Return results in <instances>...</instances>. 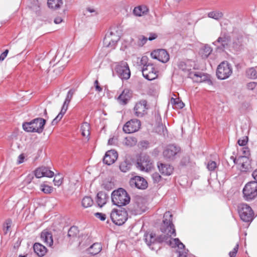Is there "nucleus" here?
Masks as SVG:
<instances>
[{
    "label": "nucleus",
    "instance_id": "nucleus-17",
    "mask_svg": "<svg viewBox=\"0 0 257 257\" xmlns=\"http://www.w3.org/2000/svg\"><path fill=\"white\" fill-rule=\"evenodd\" d=\"M147 102L145 100H142L137 103L134 110L135 114L138 117H142L147 113L148 109Z\"/></svg>",
    "mask_w": 257,
    "mask_h": 257
},
{
    "label": "nucleus",
    "instance_id": "nucleus-54",
    "mask_svg": "<svg viewBox=\"0 0 257 257\" xmlns=\"http://www.w3.org/2000/svg\"><path fill=\"white\" fill-rule=\"evenodd\" d=\"M238 249V244H236L235 247L233 248L232 251H231L229 253L230 257H235Z\"/></svg>",
    "mask_w": 257,
    "mask_h": 257
},
{
    "label": "nucleus",
    "instance_id": "nucleus-63",
    "mask_svg": "<svg viewBox=\"0 0 257 257\" xmlns=\"http://www.w3.org/2000/svg\"><path fill=\"white\" fill-rule=\"evenodd\" d=\"M62 22V19L61 17H57L54 19V23L56 24H60Z\"/></svg>",
    "mask_w": 257,
    "mask_h": 257
},
{
    "label": "nucleus",
    "instance_id": "nucleus-64",
    "mask_svg": "<svg viewBox=\"0 0 257 257\" xmlns=\"http://www.w3.org/2000/svg\"><path fill=\"white\" fill-rule=\"evenodd\" d=\"M252 176L255 180L254 182H257V169L253 172Z\"/></svg>",
    "mask_w": 257,
    "mask_h": 257
},
{
    "label": "nucleus",
    "instance_id": "nucleus-20",
    "mask_svg": "<svg viewBox=\"0 0 257 257\" xmlns=\"http://www.w3.org/2000/svg\"><path fill=\"white\" fill-rule=\"evenodd\" d=\"M158 167L160 172L163 175L169 176L173 172V167L170 165L159 163L158 164Z\"/></svg>",
    "mask_w": 257,
    "mask_h": 257
},
{
    "label": "nucleus",
    "instance_id": "nucleus-10",
    "mask_svg": "<svg viewBox=\"0 0 257 257\" xmlns=\"http://www.w3.org/2000/svg\"><path fill=\"white\" fill-rule=\"evenodd\" d=\"M137 167L141 171L148 172L153 168V163L148 156L143 155L137 162Z\"/></svg>",
    "mask_w": 257,
    "mask_h": 257
},
{
    "label": "nucleus",
    "instance_id": "nucleus-56",
    "mask_svg": "<svg viewBox=\"0 0 257 257\" xmlns=\"http://www.w3.org/2000/svg\"><path fill=\"white\" fill-rule=\"evenodd\" d=\"M94 85L96 91H97L98 92H101L102 91V88L99 85V83L97 80H96L94 81Z\"/></svg>",
    "mask_w": 257,
    "mask_h": 257
},
{
    "label": "nucleus",
    "instance_id": "nucleus-53",
    "mask_svg": "<svg viewBox=\"0 0 257 257\" xmlns=\"http://www.w3.org/2000/svg\"><path fill=\"white\" fill-rule=\"evenodd\" d=\"M248 141L247 137H243L242 139H240L238 140L237 143L240 146H245Z\"/></svg>",
    "mask_w": 257,
    "mask_h": 257
},
{
    "label": "nucleus",
    "instance_id": "nucleus-29",
    "mask_svg": "<svg viewBox=\"0 0 257 257\" xmlns=\"http://www.w3.org/2000/svg\"><path fill=\"white\" fill-rule=\"evenodd\" d=\"M79 232L77 226H72L68 230L67 236L70 240H74L77 237Z\"/></svg>",
    "mask_w": 257,
    "mask_h": 257
},
{
    "label": "nucleus",
    "instance_id": "nucleus-9",
    "mask_svg": "<svg viewBox=\"0 0 257 257\" xmlns=\"http://www.w3.org/2000/svg\"><path fill=\"white\" fill-rule=\"evenodd\" d=\"M143 76L148 80H153L158 77L159 71L154 67L153 64L143 67L142 69Z\"/></svg>",
    "mask_w": 257,
    "mask_h": 257
},
{
    "label": "nucleus",
    "instance_id": "nucleus-27",
    "mask_svg": "<svg viewBox=\"0 0 257 257\" xmlns=\"http://www.w3.org/2000/svg\"><path fill=\"white\" fill-rule=\"evenodd\" d=\"M157 119L159 121V124L156 126L155 128L156 132L160 134V135H163L165 136L167 134V130L166 127L164 126L162 123H160V121L161 120V117L160 115H158L157 116Z\"/></svg>",
    "mask_w": 257,
    "mask_h": 257
},
{
    "label": "nucleus",
    "instance_id": "nucleus-49",
    "mask_svg": "<svg viewBox=\"0 0 257 257\" xmlns=\"http://www.w3.org/2000/svg\"><path fill=\"white\" fill-rule=\"evenodd\" d=\"M207 167L209 171H214L217 167L216 163L215 161H210L208 162Z\"/></svg>",
    "mask_w": 257,
    "mask_h": 257
},
{
    "label": "nucleus",
    "instance_id": "nucleus-59",
    "mask_svg": "<svg viewBox=\"0 0 257 257\" xmlns=\"http://www.w3.org/2000/svg\"><path fill=\"white\" fill-rule=\"evenodd\" d=\"M34 178V175L33 174H29L27 178H26L25 181L28 183V184H29L31 182V181H32V180Z\"/></svg>",
    "mask_w": 257,
    "mask_h": 257
},
{
    "label": "nucleus",
    "instance_id": "nucleus-37",
    "mask_svg": "<svg viewBox=\"0 0 257 257\" xmlns=\"http://www.w3.org/2000/svg\"><path fill=\"white\" fill-rule=\"evenodd\" d=\"M191 61L188 60L186 62L181 61L178 64L179 68L184 71H187L191 70V66L190 63Z\"/></svg>",
    "mask_w": 257,
    "mask_h": 257
},
{
    "label": "nucleus",
    "instance_id": "nucleus-1",
    "mask_svg": "<svg viewBox=\"0 0 257 257\" xmlns=\"http://www.w3.org/2000/svg\"><path fill=\"white\" fill-rule=\"evenodd\" d=\"M172 215L168 211L166 212L164 215V220L163 224L161 227V230L167 234L161 235L159 237L160 241H165V242L170 245L172 247H177L178 249L177 250L178 257H187L188 251L187 249L185 248V245L180 241L178 238L172 239V236H175L176 230L174 225L172 223Z\"/></svg>",
    "mask_w": 257,
    "mask_h": 257
},
{
    "label": "nucleus",
    "instance_id": "nucleus-26",
    "mask_svg": "<svg viewBox=\"0 0 257 257\" xmlns=\"http://www.w3.org/2000/svg\"><path fill=\"white\" fill-rule=\"evenodd\" d=\"M148 10V8L146 6L142 5L135 7L133 11V13L136 16L141 17L146 15Z\"/></svg>",
    "mask_w": 257,
    "mask_h": 257
},
{
    "label": "nucleus",
    "instance_id": "nucleus-8",
    "mask_svg": "<svg viewBox=\"0 0 257 257\" xmlns=\"http://www.w3.org/2000/svg\"><path fill=\"white\" fill-rule=\"evenodd\" d=\"M189 77L191 78L194 82L197 83L206 82L210 85H213V82L210 79V76L203 72L196 71L190 72L189 73Z\"/></svg>",
    "mask_w": 257,
    "mask_h": 257
},
{
    "label": "nucleus",
    "instance_id": "nucleus-35",
    "mask_svg": "<svg viewBox=\"0 0 257 257\" xmlns=\"http://www.w3.org/2000/svg\"><path fill=\"white\" fill-rule=\"evenodd\" d=\"M93 204V201L90 196H85L83 198L81 204L84 208H87L91 206Z\"/></svg>",
    "mask_w": 257,
    "mask_h": 257
},
{
    "label": "nucleus",
    "instance_id": "nucleus-19",
    "mask_svg": "<svg viewBox=\"0 0 257 257\" xmlns=\"http://www.w3.org/2000/svg\"><path fill=\"white\" fill-rule=\"evenodd\" d=\"M146 206L142 199H138L131 207L130 210L135 215L141 214L146 210Z\"/></svg>",
    "mask_w": 257,
    "mask_h": 257
},
{
    "label": "nucleus",
    "instance_id": "nucleus-60",
    "mask_svg": "<svg viewBox=\"0 0 257 257\" xmlns=\"http://www.w3.org/2000/svg\"><path fill=\"white\" fill-rule=\"evenodd\" d=\"M242 154L244 155L243 156L247 157L249 155V150L247 147H243L242 149Z\"/></svg>",
    "mask_w": 257,
    "mask_h": 257
},
{
    "label": "nucleus",
    "instance_id": "nucleus-41",
    "mask_svg": "<svg viewBox=\"0 0 257 257\" xmlns=\"http://www.w3.org/2000/svg\"><path fill=\"white\" fill-rule=\"evenodd\" d=\"M137 62L140 66H143V67H145L146 66L149 65L151 63L148 62V58L146 56H143L140 59L139 58H137Z\"/></svg>",
    "mask_w": 257,
    "mask_h": 257
},
{
    "label": "nucleus",
    "instance_id": "nucleus-32",
    "mask_svg": "<svg viewBox=\"0 0 257 257\" xmlns=\"http://www.w3.org/2000/svg\"><path fill=\"white\" fill-rule=\"evenodd\" d=\"M212 52L211 48L207 45H205L200 51V54L203 58H207Z\"/></svg>",
    "mask_w": 257,
    "mask_h": 257
},
{
    "label": "nucleus",
    "instance_id": "nucleus-51",
    "mask_svg": "<svg viewBox=\"0 0 257 257\" xmlns=\"http://www.w3.org/2000/svg\"><path fill=\"white\" fill-rule=\"evenodd\" d=\"M139 41H138V44L140 46H143L147 42L148 40V38L141 35L138 38Z\"/></svg>",
    "mask_w": 257,
    "mask_h": 257
},
{
    "label": "nucleus",
    "instance_id": "nucleus-61",
    "mask_svg": "<svg viewBox=\"0 0 257 257\" xmlns=\"http://www.w3.org/2000/svg\"><path fill=\"white\" fill-rule=\"evenodd\" d=\"M25 159V156L23 154H21L19 155L18 157V163L21 164L24 162Z\"/></svg>",
    "mask_w": 257,
    "mask_h": 257
},
{
    "label": "nucleus",
    "instance_id": "nucleus-6",
    "mask_svg": "<svg viewBox=\"0 0 257 257\" xmlns=\"http://www.w3.org/2000/svg\"><path fill=\"white\" fill-rule=\"evenodd\" d=\"M115 71L117 76L122 80H127L131 76V71L127 63L125 61L116 63Z\"/></svg>",
    "mask_w": 257,
    "mask_h": 257
},
{
    "label": "nucleus",
    "instance_id": "nucleus-38",
    "mask_svg": "<svg viewBox=\"0 0 257 257\" xmlns=\"http://www.w3.org/2000/svg\"><path fill=\"white\" fill-rule=\"evenodd\" d=\"M112 35V32H110L109 34H106L105 35V37L103 39V45L105 47H108L110 44L111 42H112V39L111 38V36Z\"/></svg>",
    "mask_w": 257,
    "mask_h": 257
},
{
    "label": "nucleus",
    "instance_id": "nucleus-16",
    "mask_svg": "<svg viewBox=\"0 0 257 257\" xmlns=\"http://www.w3.org/2000/svg\"><path fill=\"white\" fill-rule=\"evenodd\" d=\"M34 175L37 178H40L43 177L51 178L54 176V173L51 171L49 168L45 166H41L37 168L34 171Z\"/></svg>",
    "mask_w": 257,
    "mask_h": 257
},
{
    "label": "nucleus",
    "instance_id": "nucleus-33",
    "mask_svg": "<svg viewBox=\"0 0 257 257\" xmlns=\"http://www.w3.org/2000/svg\"><path fill=\"white\" fill-rule=\"evenodd\" d=\"M62 4V0H48L47 2L49 8L54 10L59 8Z\"/></svg>",
    "mask_w": 257,
    "mask_h": 257
},
{
    "label": "nucleus",
    "instance_id": "nucleus-62",
    "mask_svg": "<svg viewBox=\"0 0 257 257\" xmlns=\"http://www.w3.org/2000/svg\"><path fill=\"white\" fill-rule=\"evenodd\" d=\"M157 35L156 34H152L151 36L148 38V40L150 41H152L157 38Z\"/></svg>",
    "mask_w": 257,
    "mask_h": 257
},
{
    "label": "nucleus",
    "instance_id": "nucleus-52",
    "mask_svg": "<svg viewBox=\"0 0 257 257\" xmlns=\"http://www.w3.org/2000/svg\"><path fill=\"white\" fill-rule=\"evenodd\" d=\"M128 166L125 162L121 163L119 166L120 170L123 172H126L130 169Z\"/></svg>",
    "mask_w": 257,
    "mask_h": 257
},
{
    "label": "nucleus",
    "instance_id": "nucleus-44",
    "mask_svg": "<svg viewBox=\"0 0 257 257\" xmlns=\"http://www.w3.org/2000/svg\"><path fill=\"white\" fill-rule=\"evenodd\" d=\"M63 177L60 174H57L55 175V177L53 180L54 185L56 186H59L63 183Z\"/></svg>",
    "mask_w": 257,
    "mask_h": 257
},
{
    "label": "nucleus",
    "instance_id": "nucleus-24",
    "mask_svg": "<svg viewBox=\"0 0 257 257\" xmlns=\"http://www.w3.org/2000/svg\"><path fill=\"white\" fill-rule=\"evenodd\" d=\"M164 234H162V235H165L167 236V234L164 232H163ZM161 236L160 235L157 238H156L155 234L151 233H147L145 235V240L146 243L149 245H151L152 243H154L156 241H157L159 242H162V241H160L159 240V237Z\"/></svg>",
    "mask_w": 257,
    "mask_h": 257
},
{
    "label": "nucleus",
    "instance_id": "nucleus-11",
    "mask_svg": "<svg viewBox=\"0 0 257 257\" xmlns=\"http://www.w3.org/2000/svg\"><path fill=\"white\" fill-rule=\"evenodd\" d=\"M234 164L240 165V169L242 172H247L251 170L250 160L248 157L239 156L237 159L231 157Z\"/></svg>",
    "mask_w": 257,
    "mask_h": 257
},
{
    "label": "nucleus",
    "instance_id": "nucleus-31",
    "mask_svg": "<svg viewBox=\"0 0 257 257\" xmlns=\"http://www.w3.org/2000/svg\"><path fill=\"white\" fill-rule=\"evenodd\" d=\"M112 154V150L107 151L103 158V163L107 165L110 166L112 164V159L111 154Z\"/></svg>",
    "mask_w": 257,
    "mask_h": 257
},
{
    "label": "nucleus",
    "instance_id": "nucleus-2",
    "mask_svg": "<svg viewBox=\"0 0 257 257\" xmlns=\"http://www.w3.org/2000/svg\"><path fill=\"white\" fill-rule=\"evenodd\" d=\"M46 121L45 119L38 117L30 122H25L23 124V129L27 132H36L41 133L44 127Z\"/></svg>",
    "mask_w": 257,
    "mask_h": 257
},
{
    "label": "nucleus",
    "instance_id": "nucleus-5",
    "mask_svg": "<svg viewBox=\"0 0 257 257\" xmlns=\"http://www.w3.org/2000/svg\"><path fill=\"white\" fill-rule=\"evenodd\" d=\"M238 213L240 219L244 222H251L253 219V211L246 204L242 203L238 206Z\"/></svg>",
    "mask_w": 257,
    "mask_h": 257
},
{
    "label": "nucleus",
    "instance_id": "nucleus-48",
    "mask_svg": "<svg viewBox=\"0 0 257 257\" xmlns=\"http://www.w3.org/2000/svg\"><path fill=\"white\" fill-rule=\"evenodd\" d=\"M171 103L176 105L179 108H182L184 106V104L179 99L172 98Z\"/></svg>",
    "mask_w": 257,
    "mask_h": 257
},
{
    "label": "nucleus",
    "instance_id": "nucleus-50",
    "mask_svg": "<svg viewBox=\"0 0 257 257\" xmlns=\"http://www.w3.org/2000/svg\"><path fill=\"white\" fill-rule=\"evenodd\" d=\"M151 176L154 183H158L161 180V176L157 172L153 173Z\"/></svg>",
    "mask_w": 257,
    "mask_h": 257
},
{
    "label": "nucleus",
    "instance_id": "nucleus-30",
    "mask_svg": "<svg viewBox=\"0 0 257 257\" xmlns=\"http://www.w3.org/2000/svg\"><path fill=\"white\" fill-rule=\"evenodd\" d=\"M102 247L100 243H94L88 249V251L92 255L98 253L101 250Z\"/></svg>",
    "mask_w": 257,
    "mask_h": 257
},
{
    "label": "nucleus",
    "instance_id": "nucleus-46",
    "mask_svg": "<svg viewBox=\"0 0 257 257\" xmlns=\"http://www.w3.org/2000/svg\"><path fill=\"white\" fill-rule=\"evenodd\" d=\"M233 47L238 49L242 45V37L239 36L237 38V40H235L233 42Z\"/></svg>",
    "mask_w": 257,
    "mask_h": 257
},
{
    "label": "nucleus",
    "instance_id": "nucleus-39",
    "mask_svg": "<svg viewBox=\"0 0 257 257\" xmlns=\"http://www.w3.org/2000/svg\"><path fill=\"white\" fill-rule=\"evenodd\" d=\"M112 178L105 179L103 181L102 186L106 190L109 191L112 188Z\"/></svg>",
    "mask_w": 257,
    "mask_h": 257
},
{
    "label": "nucleus",
    "instance_id": "nucleus-45",
    "mask_svg": "<svg viewBox=\"0 0 257 257\" xmlns=\"http://www.w3.org/2000/svg\"><path fill=\"white\" fill-rule=\"evenodd\" d=\"M41 190L45 194H50L53 190V188L45 184L41 185Z\"/></svg>",
    "mask_w": 257,
    "mask_h": 257
},
{
    "label": "nucleus",
    "instance_id": "nucleus-57",
    "mask_svg": "<svg viewBox=\"0 0 257 257\" xmlns=\"http://www.w3.org/2000/svg\"><path fill=\"white\" fill-rule=\"evenodd\" d=\"M256 83L255 82H251L247 84V88L249 90H253L256 86Z\"/></svg>",
    "mask_w": 257,
    "mask_h": 257
},
{
    "label": "nucleus",
    "instance_id": "nucleus-7",
    "mask_svg": "<svg viewBox=\"0 0 257 257\" xmlns=\"http://www.w3.org/2000/svg\"><path fill=\"white\" fill-rule=\"evenodd\" d=\"M243 194L246 200H252L257 196V182L247 183L243 189Z\"/></svg>",
    "mask_w": 257,
    "mask_h": 257
},
{
    "label": "nucleus",
    "instance_id": "nucleus-34",
    "mask_svg": "<svg viewBox=\"0 0 257 257\" xmlns=\"http://www.w3.org/2000/svg\"><path fill=\"white\" fill-rule=\"evenodd\" d=\"M137 142V139L131 136L125 137L123 141V144L127 147H133L136 145Z\"/></svg>",
    "mask_w": 257,
    "mask_h": 257
},
{
    "label": "nucleus",
    "instance_id": "nucleus-25",
    "mask_svg": "<svg viewBox=\"0 0 257 257\" xmlns=\"http://www.w3.org/2000/svg\"><path fill=\"white\" fill-rule=\"evenodd\" d=\"M230 41V38L229 36L225 34H221L220 36L217 39L216 41H215L214 43L215 44L216 43L220 44L223 47H225L228 45Z\"/></svg>",
    "mask_w": 257,
    "mask_h": 257
},
{
    "label": "nucleus",
    "instance_id": "nucleus-55",
    "mask_svg": "<svg viewBox=\"0 0 257 257\" xmlns=\"http://www.w3.org/2000/svg\"><path fill=\"white\" fill-rule=\"evenodd\" d=\"M94 215L96 217L99 218L102 221H104L106 219L105 214L102 213L97 212L94 214Z\"/></svg>",
    "mask_w": 257,
    "mask_h": 257
},
{
    "label": "nucleus",
    "instance_id": "nucleus-58",
    "mask_svg": "<svg viewBox=\"0 0 257 257\" xmlns=\"http://www.w3.org/2000/svg\"><path fill=\"white\" fill-rule=\"evenodd\" d=\"M9 52V50L8 49L6 50L3 53H2L0 55V61H3L6 56H7Z\"/></svg>",
    "mask_w": 257,
    "mask_h": 257
},
{
    "label": "nucleus",
    "instance_id": "nucleus-23",
    "mask_svg": "<svg viewBox=\"0 0 257 257\" xmlns=\"http://www.w3.org/2000/svg\"><path fill=\"white\" fill-rule=\"evenodd\" d=\"M41 238L44 242L50 246L53 243L52 234L51 232L43 231L41 233Z\"/></svg>",
    "mask_w": 257,
    "mask_h": 257
},
{
    "label": "nucleus",
    "instance_id": "nucleus-15",
    "mask_svg": "<svg viewBox=\"0 0 257 257\" xmlns=\"http://www.w3.org/2000/svg\"><path fill=\"white\" fill-rule=\"evenodd\" d=\"M153 59H157L162 63L167 62L170 59L169 53L165 49L154 50L151 53Z\"/></svg>",
    "mask_w": 257,
    "mask_h": 257
},
{
    "label": "nucleus",
    "instance_id": "nucleus-4",
    "mask_svg": "<svg viewBox=\"0 0 257 257\" xmlns=\"http://www.w3.org/2000/svg\"><path fill=\"white\" fill-rule=\"evenodd\" d=\"M232 73V66L227 61L221 62L217 67L216 76L219 79H226L229 78Z\"/></svg>",
    "mask_w": 257,
    "mask_h": 257
},
{
    "label": "nucleus",
    "instance_id": "nucleus-14",
    "mask_svg": "<svg viewBox=\"0 0 257 257\" xmlns=\"http://www.w3.org/2000/svg\"><path fill=\"white\" fill-rule=\"evenodd\" d=\"M141 121L137 119H132L127 121L123 126V131L128 134L138 131L141 127Z\"/></svg>",
    "mask_w": 257,
    "mask_h": 257
},
{
    "label": "nucleus",
    "instance_id": "nucleus-36",
    "mask_svg": "<svg viewBox=\"0 0 257 257\" xmlns=\"http://www.w3.org/2000/svg\"><path fill=\"white\" fill-rule=\"evenodd\" d=\"M208 17L216 20H219L223 17V13L219 11H212L208 13Z\"/></svg>",
    "mask_w": 257,
    "mask_h": 257
},
{
    "label": "nucleus",
    "instance_id": "nucleus-28",
    "mask_svg": "<svg viewBox=\"0 0 257 257\" xmlns=\"http://www.w3.org/2000/svg\"><path fill=\"white\" fill-rule=\"evenodd\" d=\"M130 98L128 90H124L117 98L118 101L121 104H125Z\"/></svg>",
    "mask_w": 257,
    "mask_h": 257
},
{
    "label": "nucleus",
    "instance_id": "nucleus-12",
    "mask_svg": "<svg viewBox=\"0 0 257 257\" xmlns=\"http://www.w3.org/2000/svg\"><path fill=\"white\" fill-rule=\"evenodd\" d=\"M127 219V213L124 209L113 208V223L120 225L123 224Z\"/></svg>",
    "mask_w": 257,
    "mask_h": 257
},
{
    "label": "nucleus",
    "instance_id": "nucleus-18",
    "mask_svg": "<svg viewBox=\"0 0 257 257\" xmlns=\"http://www.w3.org/2000/svg\"><path fill=\"white\" fill-rule=\"evenodd\" d=\"M130 183L131 186L140 189H145L148 187L147 181L140 176H135L132 178Z\"/></svg>",
    "mask_w": 257,
    "mask_h": 257
},
{
    "label": "nucleus",
    "instance_id": "nucleus-43",
    "mask_svg": "<svg viewBox=\"0 0 257 257\" xmlns=\"http://www.w3.org/2000/svg\"><path fill=\"white\" fill-rule=\"evenodd\" d=\"M12 224V220L10 218H8L6 220L5 222L3 224V230L4 231V234H7L8 231L11 228V224Z\"/></svg>",
    "mask_w": 257,
    "mask_h": 257
},
{
    "label": "nucleus",
    "instance_id": "nucleus-40",
    "mask_svg": "<svg viewBox=\"0 0 257 257\" xmlns=\"http://www.w3.org/2000/svg\"><path fill=\"white\" fill-rule=\"evenodd\" d=\"M246 75L250 78L256 79L257 78V71L254 68H250L247 70Z\"/></svg>",
    "mask_w": 257,
    "mask_h": 257
},
{
    "label": "nucleus",
    "instance_id": "nucleus-13",
    "mask_svg": "<svg viewBox=\"0 0 257 257\" xmlns=\"http://www.w3.org/2000/svg\"><path fill=\"white\" fill-rule=\"evenodd\" d=\"M180 148L174 145H170L166 147L163 151V156L166 159L173 160L180 152Z\"/></svg>",
    "mask_w": 257,
    "mask_h": 257
},
{
    "label": "nucleus",
    "instance_id": "nucleus-21",
    "mask_svg": "<svg viewBox=\"0 0 257 257\" xmlns=\"http://www.w3.org/2000/svg\"><path fill=\"white\" fill-rule=\"evenodd\" d=\"M109 197L103 191H99L96 197V202L98 206L102 207L107 202Z\"/></svg>",
    "mask_w": 257,
    "mask_h": 257
},
{
    "label": "nucleus",
    "instance_id": "nucleus-3",
    "mask_svg": "<svg viewBox=\"0 0 257 257\" xmlns=\"http://www.w3.org/2000/svg\"><path fill=\"white\" fill-rule=\"evenodd\" d=\"M130 201V197L126 191L122 188L113 190V204L120 206L127 204Z\"/></svg>",
    "mask_w": 257,
    "mask_h": 257
},
{
    "label": "nucleus",
    "instance_id": "nucleus-42",
    "mask_svg": "<svg viewBox=\"0 0 257 257\" xmlns=\"http://www.w3.org/2000/svg\"><path fill=\"white\" fill-rule=\"evenodd\" d=\"M89 124L87 123H84L81 126L82 135L84 137H88L90 135Z\"/></svg>",
    "mask_w": 257,
    "mask_h": 257
},
{
    "label": "nucleus",
    "instance_id": "nucleus-22",
    "mask_svg": "<svg viewBox=\"0 0 257 257\" xmlns=\"http://www.w3.org/2000/svg\"><path fill=\"white\" fill-rule=\"evenodd\" d=\"M33 249L34 252L39 257L44 256L47 251V249L45 246L38 242L34 244Z\"/></svg>",
    "mask_w": 257,
    "mask_h": 257
},
{
    "label": "nucleus",
    "instance_id": "nucleus-47",
    "mask_svg": "<svg viewBox=\"0 0 257 257\" xmlns=\"http://www.w3.org/2000/svg\"><path fill=\"white\" fill-rule=\"evenodd\" d=\"M75 90L74 89H71L69 90V91L67 93L66 99L65 100V101L67 102V103H70L74 94L75 93Z\"/></svg>",
    "mask_w": 257,
    "mask_h": 257
}]
</instances>
